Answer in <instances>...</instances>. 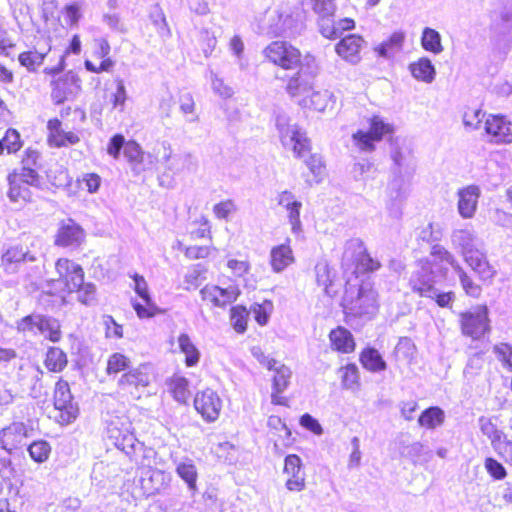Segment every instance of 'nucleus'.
I'll use <instances>...</instances> for the list:
<instances>
[{"label":"nucleus","instance_id":"obj_1","mask_svg":"<svg viewBox=\"0 0 512 512\" xmlns=\"http://www.w3.org/2000/svg\"><path fill=\"white\" fill-rule=\"evenodd\" d=\"M154 381L152 368L141 363L122 374L117 380V393L126 402H136L148 396Z\"/></svg>","mask_w":512,"mask_h":512},{"label":"nucleus","instance_id":"obj_2","mask_svg":"<svg viewBox=\"0 0 512 512\" xmlns=\"http://www.w3.org/2000/svg\"><path fill=\"white\" fill-rule=\"evenodd\" d=\"M56 279H50L47 283V294L58 296L64 300L71 295V290L76 289L82 279H85L83 267L67 257H60L55 261Z\"/></svg>","mask_w":512,"mask_h":512},{"label":"nucleus","instance_id":"obj_3","mask_svg":"<svg viewBox=\"0 0 512 512\" xmlns=\"http://www.w3.org/2000/svg\"><path fill=\"white\" fill-rule=\"evenodd\" d=\"M263 56L267 63L284 71L302 70L308 55L287 40L271 41L264 49Z\"/></svg>","mask_w":512,"mask_h":512},{"label":"nucleus","instance_id":"obj_4","mask_svg":"<svg viewBox=\"0 0 512 512\" xmlns=\"http://www.w3.org/2000/svg\"><path fill=\"white\" fill-rule=\"evenodd\" d=\"M7 181V196L10 201L24 205L33 201L32 189L39 187L40 176L32 167H21L10 172Z\"/></svg>","mask_w":512,"mask_h":512},{"label":"nucleus","instance_id":"obj_5","mask_svg":"<svg viewBox=\"0 0 512 512\" xmlns=\"http://www.w3.org/2000/svg\"><path fill=\"white\" fill-rule=\"evenodd\" d=\"M458 324L462 336L472 341L482 340L491 332L490 311L487 304H478L458 315Z\"/></svg>","mask_w":512,"mask_h":512},{"label":"nucleus","instance_id":"obj_6","mask_svg":"<svg viewBox=\"0 0 512 512\" xmlns=\"http://www.w3.org/2000/svg\"><path fill=\"white\" fill-rule=\"evenodd\" d=\"M63 63L51 68H45L44 74L51 76L50 97L55 105L63 104L73 99L81 90L79 77L72 71L61 73Z\"/></svg>","mask_w":512,"mask_h":512},{"label":"nucleus","instance_id":"obj_7","mask_svg":"<svg viewBox=\"0 0 512 512\" xmlns=\"http://www.w3.org/2000/svg\"><path fill=\"white\" fill-rule=\"evenodd\" d=\"M368 124V130L359 129L352 134L354 145L363 152H373L376 149V143L385 137H391L395 131L394 125L386 122L379 115L371 116Z\"/></svg>","mask_w":512,"mask_h":512},{"label":"nucleus","instance_id":"obj_8","mask_svg":"<svg viewBox=\"0 0 512 512\" xmlns=\"http://www.w3.org/2000/svg\"><path fill=\"white\" fill-rule=\"evenodd\" d=\"M53 406L57 414L54 416L55 421L60 425H68L73 423L79 415V407L74 402L73 395L70 390L68 381L59 378L54 386Z\"/></svg>","mask_w":512,"mask_h":512},{"label":"nucleus","instance_id":"obj_9","mask_svg":"<svg viewBox=\"0 0 512 512\" xmlns=\"http://www.w3.org/2000/svg\"><path fill=\"white\" fill-rule=\"evenodd\" d=\"M107 153L115 160L119 159L122 150L123 156L133 169L144 163L145 153L134 140L125 141L122 134L113 135L107 144Z\"/></svg>","mask_w":512,"mask_h":512},{"label":"nucleus","instance_id":"obj_10","mask_svg":"<svg viewBox=\"0 0 512 512\" xmlns=\"http://www.w3.org/2000/svg\"><path fill=\"white\" fill-rule=\"evenodd\" d=\"M241 295L238 285H231L227 288L216 284H206L200 290L201 301L209 309H225L234 303Z\"/></svg>","mask_w":512,"mask_h":512},{"label":"nucleus","instance_id":"obj_11","mask_svg":"<svg viewBox=\"0 0 512 512\" xmlns=\"http://www.w3.org/2000/svg\"><path fill=\"white\" fill-rule=\"evenodd\" d=\"M278 131L281 143L291 146L295 158H305L313 150L311 139L298 125H278Z\"/></svg>","mask_w":512,"mask_h":512},{"label":"nucleus","instance_id":"obj_12","mask_svg":"<svg viewBox=\"0 0 512 512\" xmlns=\"http://www.w3.org/2000/svg\"><path fill=\"white\" fill-rule=\"evenodd\" d=\"M34 429L24 422L14 421L1 429L0 448L9 454L22 449L26 440L33 435Z\"/></svg>","mask_w":512,"mask_h":512},{"label":"nucleus","instance_id":"obj_13","mask_svg":"<svg viewBox=\"0 0 512 512\" xmlns=\"http://www.w3.org/2000/svg\"><path fill=\"white\" fill-rule=\"evenodd\" d=\"M479 427L481 432L490 439L491 445L498 456L512 466V441L506 439L491 418L481 417Z\"/></svg>","mask_w":512,"mask_h":512},{"label":"nucleus","instance_id":"obj_14","mask_svg":"<svg viewBox=\"0 0 512 512\" xmlns=\"http://www.w3.org/2000/svg\"><path fill=\"white\" fill-rule=\"evenodd\" d=\"M194 408L206 422H215L222 410V400L216 391L206 388L196 393Z\"/></svg>","mask_w":512,"mask_h":512},{"label":"nucleus","instance_id":"obj_15","mask_svg":"<svg viewBox=\"0 0 512 512\" xmlns=\"http://www.w3.org/2000/svg\"><path fill=\"white\" fill-rule=\"evenodd\" d=\"M462 254L465 263L481 283H491L493 281L496 270L490 264L484 252L477 248H466Z\"/></svg>","mask_w":512,"mask_h":512},{"label":"nucleus","instance_id":"obj_16","mask_svg":"<svg viewBox=\"0 0 512 512\" xmlns=\"http://www.w3.org/2000/svg\"><path fill=\"white\" fill-rule=\"evenodd\" d=\"M107 435L112 443L125 453H129L134 447L136 438L131 431V423L120 417L111 419L107 424Z\"/></svg>","mask_w":512,"mask_h":512},{"label":"nucleus","instance_id":"obj_17","mask_svg":"<svg viewBox=\"0 0 512 512\" xmlns=\"http://www.w3.org/2000/svg\"><path fill=\"white\" fill-rule=\"evenodd\" d=\"M266 367L268 370L274 371L272 378V403L279 406H288V399L282 395V392L289 386L291 377L290 369L274 359L268 360Z\"/></svg>","mask_w":512,"mask_h":512},{"label":"nucleus","instance_id":"obj_18","mask_svg":"<svg viewBox=\"0 0 512 512\" xmlns=\"http://www.w3.org/2000/svg\"><path fill=\"white\" fill-rule=\"evenodd\" d=\"M24 481L19 477L17 470L9 458H0V495L6 494L8 498L20 497Z\"/></svg>","mask_w":512,"mask_h":512},{"label":"nucleus","instance_id":"obj_19","mask_svg":"<svg viewBox=\"0 0 512 512\" xmlns=\"http://www.w3.org/2000/svg\"><path fill=\"white\" fill-rule=\"evenodd\" d=\"M353 261L356 273H372L381 268V262L373 258L362 241L350 242L345 251Z\"/></svg>","mask_w":512,"mask_h":512},{"label":"nucleus","instance_id":"obj_20","mask_svg":"<svg viewBox=\"0 0 512 512\" xmlns=\"http://www.w3.org/2000/svg\"><path fill=\"white\" fill-rule=\"evenodd\" d=\"M86 237L84 229L72 219L59 223L54 235V245L61 248L78 247Z\"/></svg>","mask_w":512,"mask_h":512},{"label":"nucleus","instance_id":"obj_21","mask_svg":"<svg viewBox=\"0 0 512 512\" xmlns=\"http://www.w3.org/2000/svg\"><path fill=\"white\" fill-rule=\"evenodd\" d=\"M420 271L412 273L409 279V286L411 291L419 297H432L435 292V281L433 279V272L429 267L428 260H420Z\"/></svg>","mask_w":512,"mask_h":512},{"label":"nucleus","instance_id":"obj_22","mask_svg":"<svg viewBox=\"0 0 512 512\" xmlns=\"http://www.w3.org/2000/svg\"><path fill=\"white\" fill-rule=\"evenodd\" d=\"M110 51L111 48L106 39H95L92 56L101 61L99 65H95L91 60L86 59L84 61L85 69L95 74H101L103 72H112L115 67V61L110 57Z\"/></svg>","mask_w":512,"mask_h":512},{"label":"nucleus","instance_id":"obj_23","mask_svg":"<svg viewBox=\"0 0 512 512\" xmlns=\"http://www.w3.org/2000/svg\"><path fill=\"white\" fill-rule=\"evenodd\" d=\"M484 130L492 143H512V124L503 115H489Z\"/></svg>","mask_w":512,"mask_h":512},{"label":"nucleus","instance_id":"obj_24","mask_svg":"<svg viewBox=\"0 0 512 512\" xmlns=\"http://www.w3.org/2000/svg\"><path fill=\"white\" fill-rule=\"evenodd\" d=\"M277 202L279 206L286 210L292 232L294 234H299L302 231V223L300 219L302 202L289 190L280 192L277 197Z\"/></svg>","mask_w":512,"mask_h":512},{"label":"nucleus","instance_id":"obj_25","mask_svg":"<svg viewBox=\"0 0 512 512\" xmlns=\"http://www.w3.org/2000/svg\"><path fill=\"white\" fill-rule=\"evenodd\" d=\"M47 129V142L51 147L61 148L68 145H75L80 142V137L76 132H65L62 129V123L58 118L49 119L47 122Z\"/></svg>","mask_w":512,"mask_h":512},{"label":"nucleus","instance_id":"obj_26","mask_svg":"<svg viewBox=\"0 0 512 512\" xmlns=\"http://www.w3.org/2000/svg\"><path fill=\"white\" fill-rule=\"evenodd\" d=\"M365 44L361 35L349 34L335 45V51L345 61L357 63L361 59V51Z\"/></svg>","mask_w":512,"mask_h":512},{"label":"nucleus","instance_id":"obj_27","mask_svg":"<svg viewBox=\"0 0 512 512\" xmlns=\"http://www.w3.org/2000/svg\"><path fill=\"white\" fill-rule=\"evenodd\" d=\"M330 348L338 354H352L355 352L357 344L350 330L344 326H336L328 334Z\"/></svg>","mask_w":512,"mask_h":512},{"label":"nucleus","instance_id":"obj_28","mask_svg":"<svg viewBox=\"0 0 512 512\" xmlns=\"http://www.w3.org/2000/svg\"><path fill=\"white\" fill-rule=\"evenodd\" d=\"M355 28V21L352 18L345 17L337 21L330 19V17L321 18L319 21L320 34L329 40H335L341 36L345 31H350Z\"/></svg>","mask_w":512,"mask_h":512},{"label":"nucleus","instance_id":"obj_29","mask_svg":"<svg viewBox=\"0 0 512 512\" xmlns=\"http://www.w3.org/2000/svg\"><path fill=\"white\" fill-rule=\"evenodd\" d=\"M295 262V256L290 246V240L271 248L269 263L276 273L284 271Z\"/></svg>","mask_w":512,"mask_h":512},{"label":"nucleus","instance_id":"obj_30","mask_svg":"<svg viewBox=\"0 0 512 512\" xmlns=\"http://www.w3.org/2000/svg\"><path fill=\"white\" fill-rule=\"evenodd\" d=\"M480 189L476 185H469L458 191V211L463 218H472L477 209Z\"/></svg>","mask_w":512,"mask_h":512},{"label":"nucleus","instance_id":"obj_31","mask_svg":"<svg viewBox=\"0 0 512 512\" xmlns=\"http://www.w3.org/2000/svg\"><path fill=\"white\" fill-rule=\"evenodd\" d=\"M83 17V3L71 1L66 3L56 19L57 25L62 28L72 29L78 26Z\"/></svg>","mask_w":512,"mask_h":512},{"label":"nucleus","instance_id":"obj_32","mask_svg":"<svg viewBox=\"0 0 512 512\" xmlns=\"http://www.w3.org/2000/svg\"><path fill=\"white\" fill-rule=\"evenodd\" d=\"M167 390L179 403L186 404L191 397L189 380L179 374H174L166 380Z\"/></svg>","mask_w":512,"mask_h":512},{"label":"nucleus","instance_id":"obj_33","mask_svg":"<svg viewBox=\"0 0 512 512\" xmlns=\"http://www.w3.org/2000/svg\"><path fill=\"white\" fill-rule=\"evenodd\" d=\"M49 51V47L37 48L33 46L26 51L20 52L18 54V61L27 71L36 72L44 63Z\"/></svg>","mask_w":512,"mask_h":512},{"label":"nucleus","instance_id":"obj_34","mask_svg":"<svg viewBox=\"0 0 512 512\" xmlns=\"http://www.w3.org/2000/svg\"><path fill=\"white\" fill-rule=\"evenodd\" d=\"M330 103V95L326 90H316L314 84L311 90L299 100V104L306 109L322 112Z\"/></svg>","mask_w":512,"mask_h":512},{"label":"nucleus","instance_id":"obj_35","mask_svg":"<svg viewBox=\"0 0 512 512\" xmlns=\"http://www.w3.org/2000/svg\"><path fill=\"white\" fill-rule=\"evenodd\" d=\"M179 351L184 355V364L188 368L198 365L201 353L190 336L186 333L179 334L177 338Z\"/></svg>","mask_w":512,"mask_h":512},{"label":"nucleus","instance_id":"obj_36","mask_svg":"<svg viewBox=\"0 0 512 512\" xmlns=\"http://www.w3.org/2000/svg\"><path fill=\"white\" fill-rule=\"evenodd\" d=\"M359 362L365 370L372 373L386 369V362L380 352L374 347L363 348L359 353Z\"/></svg>","mask_w":512,"mask_h":512},{"label":"nucleus","instance_id":"obj_37","mask_svg":"<svg viewBox=\"0 0 512 512\" xmlns=\"http://www.w3.org/2000/svg\"><path fill=\"white\" fill-rule=\"evenodd\" d=\"M43 364L47 371L61 373L68 365L67 354L61 348L51 346L45 353Z\"/></svg>","mask_w":512,"mask_h":512},{"label":"nucleus","instance_id":"obj_38","mask_svg":"<svg viewBox=\"0 0 512 512\" xmlns=\"http://www.w3.org/2000/svg\"><path fill=\"white\" fill-rule=\"evenodd\" d=\"M132 368L131 358L122 352L111 353L106 360L105 373L109 377L124 374Z\"/></svg>","mask_w":512,"mask_h":512},{"label":"nucleus","instance_id":"obj_39","mask_svg":"<svg viewBox=\"0 0 512 512\" xmlns=\"http://www.w3.org/2000/svg\"><path fill=\"white\" fill-rule=\"evenodd\" d=\"M289 76L286 80L285 91L293 98H302L305 93L310 92L313 82L307 80L301 70Z\"/></svg>","mask_w":512,"mask_h":512},{"label":"nucleus","instance_id":"obj_40","mask_svg":"<svg viewBox=\"0 0 512 512\" xmlns=\"http://www.w3.org/2000/svg\"><path fill=\"white\" fill-rule=\"evenodd\" d=\"M268 424L275 430H279L278 438H283L282 441H279L277 438L274 439L275 451L278 454H282L285 449L289 448L293 444L291 431L278 416H271L268 420Z\"/></svg>","mask_w":512,"mask_h":512},{"label":"nucleus","instance_id":"obj_41","mask_svg":"<svg viewBox=\"0 0 512 512\" xmlns=\"http://www.w3.org/2000/svg\"><path fill=\"white\" fill-rule=\"evenodd\" d=\"M456 271L464 294L469 298L478 299L482 294V287L489 283H481L478 279L475 280L460 266H457Z\"/></svg>","mask_w":512,"mask_h":512},{"label":"nucleus","instance_id":"obj_42","mask_svg":"<svg viewBox=\"0 0 512 512\" xmlns=\"http://www.w3.org/2000/svg\"><path fill=\"white\" fill-rule=\"evenodd\" d=\"M168 480L165 472L152 469L149 471V476L142 479V487L148 495H155L167 487Z\"/></svg>","mask_w":512,"mask_h":512},{"label":"nucleus","instance_id":"obj_43","mask_svg":"<svg viewBox=\"0 0 512 512\" xmlns=\"http://www.w3.org/2000/svg\"><path fill=\"white\" fill-rule=\"evenodd\" d=\"M23 141L18 130L8 128L0 138V156L4 154H15L21 150Z\"/></svg>","mask_w":512,"mask_h":512},{"label":"nucleus","instance_id":"obj_44","mask_svg":"<svg viewBox=\"0 0 512 512\" xmlns=\"http://www.w3.org/2000/svg\"><path fill=\"white\" fill-rule=\"evenodd\" d=\"M341 385L346 390H356L360 387V372L355 363H347L338 369Z\"/></svg>","mask_w":512,"mask_h":512},{"label":"nucleus","instance_id":"obj_45","mask_svg":"<svg viewBox=\"0 0 512 512\" xmlns=\"http://www.w3.org/2000/svg\"><path fill=\"white\" fill-rule=\"evenodd\" d=\"M38 332L51 342H59L62 339L61 325L58 320L41 316L38 321Z\"/></svg>","mask_w":512,"mask_h":512},{"label":"nucleus","instance_id":"obj_46","mask_svg":"<svg viewBox=\"0 0 512 512\" xmlns=\"http://www.w3.org/2000/svg\"><path fill=\"white\" fill-rule=\"evenodd\" d=\"M231 326L238 334L247 331L249 322V310L242 304L234 305L229 310Z\"/></svg>","mask_w":512,"mask_h":512},{"label":"nucleus","instance_id":"obj_47","mask_svg":"<svg viewBox=\"0 0 512 512\" xmlns=\"http://www.w3.org/2000/svg\"><path fill=\"white\" fill-rule=\"evenodd\" d=\"M188 238L191 241L199 239H207L210 242L212 241V226L207 216L201 215L192 222L191 229L188 232Z\"/></svg>","mask_w":512,"mask_h":512},{"label":"nucleus","instance_id":"obj_48","mask_svg":"<svg viewBox=\"0 0 512 512\" xmlns=\"http://www.w3.org/2000/svg\"><path fill=\"white\" fill-rule=\"evenodd\" d=\"M445 419L444 412L437 406L425 409L418 418V424L426 429H435L442 425Z\"/></svg>","mask_w":512,"mask_h":512},{"label":"nucleus","instance_id":"obj_49","mask_svg":"<svg viewBox=\"0 0 512 512\" xmlns=\"http://www.w3.org/2000/svg\"><path fill=\"white\" fill-rule=\"evenodd\" d=\"M405 34L401 31L393 32L387 40L375 47V51L380 57H389L399 50L404 42Z\"/></svg>","mask_w":512,"mask_h":512},{"label":"nucleus","instance_id":"obj_50","mask_svg":"<svg viewBox=\"0 0 512 512\" xmlns=\"http://www.w3.org/2000/svg\"><path fill=\"white\" fill-rule=\"evenodd\" d=\"M410 71L416 79L430 83L434 79L435 69L428 58H420L410 64Z\"/></svg>","mask_w":512,"mask_h":512},{"label":"nucleus","instance_id":"obj_51","mask_svg":"<svg viewBox=\"0 0 512 512\" xmlns=\"http://www.w3.org/2000/svg\"><path fill=\"white\" fill-rule=\"evenodd\" d=\"M71 294H76L77 300L84 305H92L97 300L96 286L91 282L82 279L76 289L71 290Z\"/></svg>","mask_w":512,"mask_h":512},{"label":"nucleus","instance_id":"obj_52","mask_svg":"<svg viewBox=\"0 0 512 512\" xmlns=\"http://www.w3.org/2000/svg\"><path fill=\"white\" fill-rule=\"evenodd\" d=\"M146 28L151 37L157 35L161 38H167L171 35L165 16L161 13L151 15Z\"/></svg>","mask_w":512,"mask_h":512},{"label":"nucleus","instance_id":"obj_53","mask_svg":"<svg viewBox=\"0 0 512 512\" xmlns=\"http://www.w3.org/2000/svg\"><path fill=\"white\" fill-rule=\"evenodd\" d=\"M421 44L426 51L434 54H438L443 50L440 34L432 28H425L423 30Z\"/></svg>","mask_w":512,"mask_h":512},{"label":"nucleus","instance_id":"obj_54","mask_svg":"<svg viewBox=\"0 0 512 512\" xmlns=\"http://www.w3.org/2000/svg\"><path fill=\"white\" fill-rule=\"evenodd\" d=\"M226 267L236 278H243L250 273L251 264L247 256L237 258L235 256L228 257Z\"/></svg>","mask_w":512,"mask_h":512},{"label":"nucleus","instance_id":"obj_55","mask_svg":"<svg viewBox=\"0 0 512 512\" xmlns=\"http://www.w3.org/2000/svg\"><path fill=\"white\" fill-rule=\"evenodd\" d=\"M253 313L255 321L264 326L268 323L270 315L273 311V302L269 299L263 300L261 303H254L249 312Z\"/></svg>","mask_w":512,"mask_h":512},{"label":"nucleus","instance_id":"obj_56","mask_svg":"<svg viewBox=\"0 0 512 512\" xmlns=\"http://www.w3.org/2000/svg\"><path fill=\"white\" fill-rule=\"evenodd\" d=\"M30 457L37 463L48 460L51 453V446L45 440H36L28 446Z\"/></svg>","mask_w":512,"mask_h":512},{"label":"nucleus","instance_id":"obj_57","mask_svg":"<svg viewBox=\"0 0 512 512\" xmlns=\"http://www.w3.org/2000/svg\"><path fill=\"white\" fill-rule=\"evenodd\" d=\"M28 252V249H24L22 246H11L3 253L1 265L7 268L12 264L23 262Z\"/></svg>","mask_w":512,"mask_h":512},{"label":"nucleus","instance_id":"obj_58","mask_svg":"<svg viewBox=\"0 0 512 512\" xmlns=\"http://www.w3.org/2000/svg\"><path fill=\"white\" fill-rule=\"evenodd\" d=\"M176 472L179 477L186 482L190 489H196L197 469L193 463L182 462L178 464Z\"/></svg>","mask_w":512,"mask_h":512},{"label":"nucleus","instance_id":"obj_59","mask_svg":"<svg viewBox=\"0 0 512 512\" xmlns=\"http://www.w3.org/2000/svg\"><path fill=\"white\" fill-rule=\"evenodd\" d=\"M484 467L493 480L500 481L507 477V470L504 465L493 457L485 458Z\"/></svg>","mask_w":512,"mask_h":512},{"label":"nucleus","instance_id":"obj_60","mask_svg":"<svg viewBox=\"0 0 512 512\" xmlns=\"http://www.w3.org/2000/svg\"><path fill=\"white\" fill-rule=\"evenodd\" d=\"M316 281L319 286H322L326 292L333 284V277L331 269L326 262H319L315 266Z\"/></svg>","mask_w":512,"mask_h":512},{"label":"nucleus","instance_id":"obj_61","mask_svg":"<svg viewBox=\"0 0 512 512\" xmlns=\"http://www.w3.org/2000/svg\"><path fill=\"white\" fill-rule=\"evenodd\" d=\"M144 304L134 302L133 308L137 314V316L141 319L143 318H152L158 314H161L163 311L158 308L150 299L148 295L147 300H143Z\"/></svg>","mask_w":512,"mask_h":512},{"label":"nucleus","instance_id":"obj_62","mask_svg":"<svg viewBox=\"0 0 512 512\" xmlns=\"http://www.w3.org/2000/svg\"><path fill=\"white\" fill-rule=\"evenodd\" d=\"M302 160L314 176L320 177L323 174L325 164L320 154L312 150L305 158H302Z\"/></svg>","mask_w":512,"mask_h":512},{"label":"nucleus","instance_id":"obj_63","mask_svg":"<svg viewBox=\"0 0 512 512\" xmlns=\"http://www.w3.org/2000/svg\"><path fill=\"white\" fill-rule=\"evenodd\" d=\"M313 11L321 18L331 17L336 11L334 0H310Z\"/></svg>","mask_w":512,"mask_h":512},{"label":"nucleus","instance_id":"obj_64","mask_svg":"<svg viewBox=\"0 0 512 512\" xmlns=\"http://www.w3.org/2000/svg\"><path fill=\"white\" fill-rule=\"evenodd\" d=\"M493 350L502 366L509 372H512V347L508 344L501 343L495 345Z\"/></svg>","mask_w":512,"mask_h":512}]
</instances>
